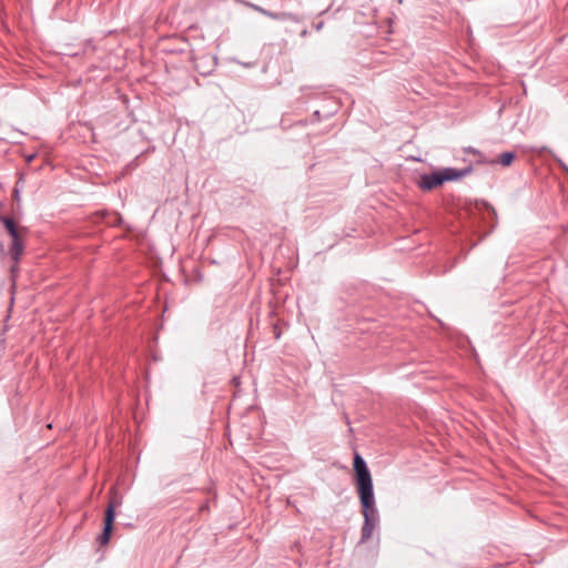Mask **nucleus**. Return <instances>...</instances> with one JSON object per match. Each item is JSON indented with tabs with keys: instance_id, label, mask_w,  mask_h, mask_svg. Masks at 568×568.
<instances>
[{
	"instance_id": "1",
	"label": "nucleus",
	"mask_w": 568,
	"mask_h": 568,
	"mask_svg": "<svg viewBox=\"0 0 568 568\" xmlns=\"http://www.w3.org/2000/svg\"><path fill=\"white\" fill-rule=\"evenodd\" d=\"M354 470L356 476V488L362 505L364 523L361 529V541L371 539L374 529L379 524V515L376 508L373 480L365 460L361 455L354 456Z\"/></svg>"
},
{
	"instance_id": "2",
	"label": "nucleus",
	"mask_w": 568,
	"mask_h": 568,
	"mask_svg": "<svg viewBox=\"0 0 568 568\" xmlns=\"http://www.w3.org/2000/svg\"><path fill=\"white\" fill-rule=\"evenodd\" d=\"M471 172V168H465L463 170H457L454 168H446L436 172H433L430 174L425 173L422 174L418 181V186L422 190L430 191L435 187L440 186L443 183L447 181H456L459 180L466 175H468Z\"/></svg>"
},
{
	"instance_id": "3",
	"label": "nucleus",
	"mask_w": 568,
	"mask_h": 568,
	"mask_svg": "<svg viewBox=\"0 0 568 568\" xmlns=\"http://www.w3.org/2000/svg\"><path fill=\"white\" fill-rule=\"evenodd\" d=\"M0 222L3 224L8 234L11 236L10 255L18 263L21 260L24 250L23 236L28 233V229L19 226L10 216L0 214Z\"/></svg>"
},
{
	"instance_id": "4",
	"label": "nucleus",
	"mask_w": 568,
	"mask_h": 568,
	"mask_svg": "<svg viewBox=\"0 0 568 568\" xmlns=\"http://www.w3.org/2000/svg\"><path fill=\"white\" fill-rule=\"evenodd\" d=\"M119 505L116 500H111L106 507L105 515H104V527L102 534L98 537L97 541L100 546H105L109 544L112 529H113V523L115 518V508Z\"/></svg>"
},
{
	"instance_id": "5",
	"label": "nucleus",
	"mask_w": 568,
	"mask_h": 568,
	"mask_svg": "<svg viewBox=\"0 0 568 568\" xmlns=\"http://www.w3.org/2000/svg\"><path fill=\"white\" fill-rule=\"evenodd\" d=\"M251 8L255 10L256 12L272 19V20H278V21H292V22H301V18L292 12H274L270 11L261 6L257 4H251Z\"/></svg>"
},
{
	"instance_id": "6",
	"label": "nucleus",
	"mask_w": 568,
	"mask_h": 568,
	"mask_svg": "<svg viewBox=\"0 0 568 568\" xmlns=\"http://www.w3.org/2000/svg\"><path fill=\"white\" fill-rule=\"evenodd\" d=\"M515 152L507 151L499 154L498 159L496 161H491V163H498L501 166H509L515 160Z\"/></svg>"
},
{
	"instance_id": "7",
	"label": "nucleus",
	"mask_w": 568,
	"mask_h": 568,
	"mask_svg": "<svg viewBox=\"0 0 568 568\" xmlns=\"http://www.w3.org/2000/svg\"><path fill=\"white\" fill-rule=\"evenodd\" d=\"M313 28L316 30V31H321L323 28H324V21H320L317 23H314L313 24Z\"/></svg>"
},
{
	"instance_id": "8",
	"label": "nucleus",
	"mask_w": 568,
	"mask_h": 568,
	"mask_svg": "<svg viewBox=\"0 0 568 568\" xmlns=\"http://www.w3.org/2000/svg\"><path fill=\"white\" fill-rule=\"evenodd\" d=\"M205 510H209V504L207 503L201 505V507H200V511H205Z\"/></svg>"
},
{
	"instance_id": "9",
	"label": "nucleus",
	"mask_w": 568,
	"mask_h": 568,
	"mask_svg": "<svg viewBox=\"0 0 568 568\" xmlns=\"http://www.w3.org/2000/svg\"><path fill=\"white\" fill-rule=\"evenodd\" d=\"M308 36V30L306 28H304L302 31H301V37L302 38H305Z\"/></svg>"
},
{
	"instance_id": "10",
	"label": "nucleus",
	"mask_w": 568,
	"mask_h": 568,
	"mask_svg": "<svg viewBox=\"0 0 568 568\" xmlns=\"http://www.w3.org/2000/svg\"><path fill=\"white\" fill-rule=\"evenodd\" d=\"M274 333H275V338H280L281 332L277 329V326H274Z\"/></svg>"
},
{
	"instance_id": "11",
	"label": "nucleus",
	"mask_w": 568,
	"mask_h": 568,
	"mask_svg": "<svg viewBox=\"0 0 568 568\" xmlns=\"http://www.w3.org/2000/svg\"><path fill=\"white\" fill-rule=\"evenodd\" d=\"M314 115L318 118L320 116V111H315Z\"/></svg>"
}]
</instances>
